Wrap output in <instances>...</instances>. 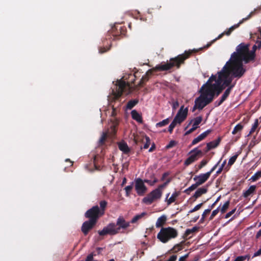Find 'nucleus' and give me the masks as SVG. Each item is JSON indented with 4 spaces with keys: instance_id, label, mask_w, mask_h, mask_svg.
I'll use <instances>...</instances> for the list:
<instances>
[{
    "instance_id": "nucleus-1",
    "label": "nucleus",
    "mask_w": 261,
    "mask_h": 261,
    "mask_svg": "<svg viewBox=\"0 0 261 261\" xmlns=\"http://www.w3.org/2000/svg\"><path fill=\"white\" fill-rule=\"evenodd\" d=\"M203 48H200L198 49H194L185 51L182 54L179 55L175 58L170 59V62L157 65L154 68L150 69L147 71L146 74L142 76L138 85L134 87L131 86L129 83H126L124 81H120L116 85V91H112V95L110 98L109 100L111 103L115 102L119 100L122 94L124 93L128 95L135 90L138 87H143L144 83L148 81L150 78V76L152 74L153 70L155 71H167L171 69L172 67L176 66L177 68L180 67L181 64L185 63V61L190 58L193 53H196L198 50H201Z\"/></svg>"
},
{
    "instance_id": "nucleus-2",
    "label": "nucleus",
    "mask_w": 261,
    "mask_h": 261,
    "mask_svg": "<svg viewBox=\"0 0 261 261\" xmlns=\"http://www.w3.org/2000/svg\"><path fill=\"white\" fill-rule=\"evenodd\" d=\"M126 33V28L122 26L120 24H115L111 29V31H108L106 35V38L102 40L103 46L99 47V53L100 54L104 53L110 49L111 45L108 47L105 43L106 41L109 40L111 42L112 36L114 37V39H117V37L119 36L125 35Z\"/></svg>"
},
{
    "instance_id": "nucleus-3",
    "label": "nucleus",
    "mask_w": 261,
    "mask_h": 261,
    "mask_svg": "<svg viewBox=\"0 0 261 261\" xmlns=\"http://www.w3.org/2000/svg\"><path fill=\"white\" fill-rule=\"evenodd\" d=\"M243 62L230 58L225 65L227 64L225 71L229 72V74L233 77L240 78L245 72V69L243 68Z\"/></svg>"
},
{
    "instance_id": "nucleus-4",
    "label": "nucleus",
    "mask_w": 261,
    "mask_h": 261,
    "mask_svg": "<svg viewBox=\"0 0 261 261\" xmlns=\"http://www.w3.org/2000/svg\"><path fill=\"white\" fill-rule=\"evenodd\" d=\"M249 45L241 43L237 46L236 51L233 53L230 58L236 60L244 61L247 63L250 62L249 60Z\"/></svg>"
},
{
    "instance_id": "nucleus-5",
    "label": "nucleus",
    "mask_w": 261,
    "mask_h": 261,
    "mask_svg": "<svg viewBox=\"0 0 261 261\" xmlns=\"http://www.w3.org/2000/svg\"><path fill=\"white\" fill-rule=\"evenodd\" d=\"M178 236L177 230L171 227H162L157 234V238L162 243H166L169 240L176 238Z\"/></svg>"
},
{
    "instance_id": "nucleus-6",
    "label": "nucleus",
    "mask_w": 261,
    "mask_h": 261,
    "mask_svg": "<svg viewBox=\"0 0 261 261\" xmlns=\"http://www.w3.org/2000/svg\"><path fill=\"white\" fill-rule=\"evenodd\" d=\"M210 91L201 90L200 88L199 90L200 95L195 100V103L197 106L198 109L199 110H202L204 107L213 101V96H210L211 91Z\"/></svg>"
},
{
    "instance_id": "nucleus-7",
    "label": "nucleus",
    "mask_w": 261,
    "mask_h": 261,
    "mask_svg": "<svg viewBox=\"0 0 261 261\" xmlns=\"http://www.w3.org/2000/svg\"><path fill=\"white\" fill-rule=\"evenodd\" d=\"M227 66V64L225 65L222 70L218 72V76L217 80L218 82H220L223 84V86H224L225 87H229L233 85L231 84V83L233 77L232 76H230L229 72L225 71Z\"/></svg>"
},
{
    "instance_id": "nucleus-8",
    "label": "nucleus",
    "mask_w": 261,
    "mask_h": 261,
    "mask_svg": "<svg viewBox=\"0 0 261 261\" xmlns=\"http://www.w3.org/2000/svg\"><path fill=\"white\" fill-rule=\"evenodd\" d=\"M103 216L98 205H95L89 209L85 214V217L89 220L96 223L99 218Z\"/></svg>"
},
{
    "instance_id": "nucleus-9",
    "label": "nucleus",
    "mask_w": 261,
    "mask_h": 261,
    "mask_svg": "<svg viewBox=\"0 0 261 261\" xmlns=\"http://www.w3.org/2000/svg\"><path fill=\"white\" fill-rule=\"evenodd\" d=\"M162 191L158 188L150 192L146 197L142 199V202L146 204L149 205L154 201L160 199L162 196Z\"/></svg>"
},
{
    "instance_id": "nucleus-10",
    "label": "nucleus",
    "mask_w": 261,
    "mask_h": 261,
    "mask_svg": "<svg viewBox=\"0 0 261 261\" xmlns=\"http://www.w3.org/2000/svg\"><path fill=\"white\" fill-rule=\"evenodd\" d=\"M190 155L185 160L184 165L189 166L193 162L197 161L199 156L202 155V152L201 150H198V148H195L189 152Z\"/></svg>"
},
{
    "instance_id": "nucleus-11",
    "label": "nucleus",
    "mask_w": 261,
    "mask_h": 261,
    "mask_svg": "<svg viewBox=\"0 0 261 261\" xmlns=\"http://www.w3.org/2000/svg\"><path fill=\"white\" fill-rule=\"evenodd\" d=\"M135 187L137 194L139 196L144 195L147 190V187L144 185V181L140 178H138L135 179Z\"/></svg>"
},
{
    "instance_id": "nucleus-12",
    "label": "nucleus",
    "mask_w": 261,
    "mask_h": 261,
    "mask_svg": "<svg viewBox=\"0 0 261 261\" xmlns=\"http://www.w3.org/2000/svg\"><path fill=\"white\" fill-rule=\"evenodd\" d=\"M116 225L115 223H110L107 227L103 228L102 230L98 231L100 236H103L106 234L114 235L118 233L119 229H115Z\"/></svg>"
},
{
    "instance_id": "nucleus-13",
    "label": "nucleus",
    "mask_w": 261,
    "mask_h": 261,
    "mask_svg": "<svg viewBox=\"0 0 261 261\" xmlns=\"http://www.w3.org/2000/svg\"><path fill=\"white\" fill-rule=\"evenodd\" d=\"M184 108V106H182L174 118L175 121H176L179 124L182 123L186 119L188 115V108Z\"/></svg>"
},
{
    "instance_id": "nucleus-14",
    "label": "nucleus",
    "mask_w": 261,
    "mask_h": 261,
    "mask_svg": "<svg viewBox=\"0 0 261 261\" xmlns=\"http://www.w3.org/2000/svg\"><path fill=\"white\" fill-rule=\"evenodd\" d=\"M212 86L213 87L211 88L212 92L210 96L211 97L212 95L213 96V100L215 96H219L222 91L226 88L224 86H223V84L220 82H218V80H217V83L214 84Z\"/></svg>"
},
{
    "instance_id": "nucleus-15",
    "label": "nucleus",
    "mask_w": 261,
    "mask_h": 261,
    "mask_svg": "<svg viewBox=\"0 0 261 261\" xmlns=\"http://www.w3.org/2000/svg\"><path fill=\"white\" fill-rule=\"evenodd\" d=\"M202 120V118L201 116L197 117L195 118L192 119L188 124L187 126L185 128V129H186L193 123L192 127L185 133V136L188 135L195 131L198 128V125L201 122Z\"/></svg>"
},
{
    "instance_id": "nucleus-16",
    "label": "nucleus",
    "mask_w": 261,
    "mask_h": 261,
    "mask_svg": "<svg viewBox=\"0 0 261 261\" xmlns=\"http://www.w3.org/2000/svg\"><path fill=\"white\" fill-rule=\"evenodd\" d=\"M96 223L92 221L88 220L84 222L82 226L81 230L85 236H86L89 231L91 230Z\"/></svg>"
},
{
    "instance_id": "nucleus-17",
    "label": "nucleus",
    "mask_w": 261,
    "mask_h": 261,
    "mask_svg": "<svg viewBox=\"0 0 261 261\" xmlns=\"http://www.w3.org/2000/svg\"><path fill=\"white\" fill-rule=\"evenodd\" d=\"M217 79L216 75L212 74L206 82V83L202 85L201 88V90H210V91H211L212 92V90H211V88L213 87L212 86L214 84L212 83L213 82H216V83H217Z\"/></svg>"
},
{
    "instance_id": "nucleus-18",
    "label": "nucleus",
    "mask_w": 261,
    "mask_h": 261,
    "mask_svg": "<svg viewBox=\"0 0 261 261\" xmlns=\"http://www.w3.org/2000/svg\"><path fill=\"white\" fill-rule=\"evenodd\" d=\"M208 173L200 174L199 175H196L193 179L195 183L198 186L204 184L209 178Z\"/></svg>"
},
{
    "instance_id": "nucleus-19",
    "label": "nucleus",
    "mask_w": 261,
    "mask_h": 261,
    "mask_svg": "<svg viewBox=\"0 0 261 261\" xmlns=\"http://www.w3.org/2000/svg\"><path fill=\"white\" fill-rule=\"evenodd\" d=\"M116 226L118 225V227L115 229H119L118 233L121 228L125 229L129 226V222H126L122 217H119L116 222Z\"/></svg>"
},
{
    "instance_id": "nucleus-20",
    "label": "nucleus",
    "mask_w": 261,
    "mask_h": 261,
    "mask_svg": "<svg viewBox=\"0 0 261 261\" xmlns=\"http://www.w3.org/2000/svg\"><path fill=\"white\" fill-rule=\"evenodd\" d=\"M251 14H250L249 15L247 16V17H246V18H244L242 19L241 20H240L239 23L231 26L228 30L224 31L223 32V33H224V35H226L227 36L230 35V34L231 33V32L233 30H234L238 28L240 25L241 24L243 23L245 21L249 19L251 17Z\"/></svg>"
},
{
    "instance_id": "nucleus-21",
    "label": "nucleus",
    "mask_w": 261,
    "mask_h": 261,
    "mask_svg": "<svg viewBox=\"0 0 261 261\" xmlns=\"http://www.w3.org/2000/svg\"><path fill=\"white\" fill-rule=\"evenodd\" d=\"M207 192V188L206 187H201L198 188L193 195V198H194V200H195L196 199L200 197L203 194L206 193Z\"/></svg>"
},
{
    "instance_id": "nucleus-22",
    "label": "nucleus",
    "mask_w": 261,
    "mask_h": 261,
    "mask_svg": "<svg viewBox=\"0 0 261 261\" xmlns=\"http://www.w3.org/2000/svg\"><path fill=\"white\" fill-rule=\"evenodd\" d=\"M118 145L119 149L124 153L127 154L130 152V149L129 148L127 143L125 142H120Z\"/></svg>"
},
{
    "instance_id": "nucleus-23",
    "label": "nucleus",
    "mask_w": 261,
    "mask_h": 261,
    "mask_svg": "<svg viewBox=\"0 0 261 261\" xmlns=\"http://www.w3.org/2000/svg\"><path fill=\"white\" fill-rule=\"evenodd\" d=\"M132 118L139 123H142L143 120L141 115L138 112L134 110L131 112Z\"/></svg>"
},
{
    "instance_id": "nucleus-24",
    "label": "nucleus",
    "mask_w": 261,
    "mask_h": 261,
    "mask_svg": "<svg viewBox=\"0 0 261 261\" xmlns=\"http://www.w3.org/2000/svg\"><path fill=\"white\" fill-rule=\"evenodd\" d=\"M167 217L165 215L160 217L156 222L155 226L157 228L162 227L166 222Z\"/></svg>"
},
{
    "instance_id": "nucleus-25",
    "label": "nucleus",
    "mask_w": 261,
    "mask_h": 261,
    "mask_svg": "<svg viewBox=\"0 0 261 261\" xmlns=\"http://www.w3.org/2000/svg\"><path fill=\"white\" fill-rule=\"evenodd\" d=\"M221 138H218L217 140L211 141L209 143H207V146H208V149H212L217 147L221 142Z\"/></svg>"
},
{
    "instance_id": "nucleus-26",
    "label": "nucleus",
    "mask_w": 261,
    "mask_h": 261,
    "mask_svg": "<svg viewBox=\"0 0 261 261\" xmlns=\"http://www.w3.org/2000/svg\"><path fill=\"white\" fill-rule=\"evenodd\" d=\"M234 86V85H232V86L228 87L226 90L224 91V93L221 96V98L223 99L224 101L228 98L229 96L233 87Z\"/></svg>"
},
{
    "instance_id": "nucleus-27",
    "label": "nucleus",
    "mask_w": 261,
    "mask_h": 261,
    "mask_svg": "<svg viewBox=\"0 0 261 261\" xmlns=\"http://www.w3.org/2000/svg\"><path fill=\"white\" fill-rule=\"evenodd\" d=\"M179 192H174L167 201L168 205H170L172 203L175 202L176 198L179 195Z\"/></svg>"
},
{
    "instance_id": "nucleus-28",
    "label": "nucleus",
    "mask_w": 261,
    "mask_h": 261,
    "mask_svg": "<svg viewBox=\"0 0 261 261\" xmlns=\"http://www.w3.org/2000/svg\"><path fill=\"white\" fill-rule=\"evenodd\" d=\"M139 102V100L137 99H133L129 100L127 105H126V109L128 110H131Z\"/></svg>"
},
{
    "instance_id": "nucleus-29",
    "label": "nucleus",
    "mask_w": 261,
    "mask_h": 261,
    "mask_svg": "<svg viewBox=\"0 0 261 261\" xmlns=\"http://www.w3.org/2000/svg\"><path fill=\"white\" fill-rule=\"evenodd\" d=\"M256 189L255 186H251L249 188L243 193L244 197H247L253 193Z\"/></svg>"
},
{
    "instance_id": "nucleus-30",
    "label": "nucleus",
    "mask_w": 261,
    "mask_h": 261,
    "mask_svg": "<svg viewBox=\"0 0 261 261\" xmlns=\"http://www.w3.org/2000/svg\"><path fill=\"white\" fill-rule=\"evenodd\" d=\"M184 241H182L179 244H177L172 248L171 251L174 253H176L182 249V244L184 243Z\"/></svg>"
},
{
    "instance_id": "nucleus-31",
    "label": "nucleus",
    "mask_w": 261,
    "mask_h": 261,
    "mask_svg": "<svg viewBox=\"0 0 261 261\" xmlns=\"http://www.w3.org/2000/svg\"><path fill=\"white\" fill-rule=\"evenodd\" d=\"M108 202L106 200H101L99 202L100 211L102 215L105 214L106 208L107 206Z\"/></svg>"
},
{
    "instance_id": "nucleus-32",
    "label": "nucleus",
    "mask_w": 261,
    "mask_h": 261,
    "mask_svg": "<svg viewBox=\"0 0 261 261\" xmlns=\"http://www.w3.org/2000/svg\"><path fill=\"white\" fill-rule=\"evenodd\" d=\"M259 125V122L258 119H255L253 124L252 126V127L249 132L248 136H250L258 128Z\"/></svg>"
},
{
    "instance_id": "nucleus-33",
    "label": "nucleus",
    "mask_w": 261,
    "mask_h": 261,
    "mask_svg": "<svg viewBox=\"0 0 261 261\" xmlns=\"http://www.w3.org/2000/svg\"><path fill=\"white\" fill-rule=\"evenodd\" d=\"M257 46L255 45H254L252 47V50L251 51L249 50V60L250 61H252L254 59L255 57V50L257 49Z\"/></svg>"
},
{
    "instance_id": "nucleus-34",
    "label": "nucleus",
    "mask_w": 261,
    "mask_h": 261,
    "mask_svg": "<svg viewBox=\"0 0 261 261\" xmlns=\"http://www.w3.org/2000/svg\"><path fill=\"white\" fill-rule=\"evenodd\" d=\"M146 215V213L143 212L140 214H138L136 215L131 220L132 223H135L137 222L138 220H140L142 218H143L144 216Z\"/></svg>"
},
{
    "instance_id": "nucleus-35",
    "label": "nucleus",
    "mask_w": 261,
    "mask_h": 261,
    "mask_svg": "<svg viewBox=\"0 0 261 261\" xmlns=\"http://www.w3.org/2000/svg\"><path fill=\"white\" fill-rule=\"evenodd\" d=\"M107 136H108V134L107 132L102 133V134L98 141L99 145H102L105 144V142L107 138Z\"/></svg>"
},
{
    "instance_id": "nucleus-36",
    "label": "nucleus",
    "mask_w": 261,
    "mask_h": 261,
    "mask_svg": "<svg viewBox=\"0 0 261 261\" xmlns=\"http://www.w3.org/2000/svg\"><path fill=\"white\" fill-rule=\"evenodd\" d=\"M229 204L230 201L229 200H227L224 203L222 207L220 209L219 208V211H220L222 214H224L226 212L229 206Z\"/></svg>"
},
{
    "instance_id": "nucleus-37",
    "label": "nucleus",
    "mask_w": 261,
    "mask_h": 261,
    "mask_svg": "<svg viewBox=\"0 0 261 261\" xmlns=\"http://www.w3.org/2000/svg\"><path fill=\"white\" fill-rule=\"evenodd\" d=\"M244 126L241 123L238 124L233 128V130L232 132V134L233 135L236 134L238 132L241 131Z\"/></svg>"
},
{
    "instance_id": "nucleus-38",
    "label": "nucleus",
    "mask_w": 261,
    "mask_h": 261,
    "mask_svg": "<svg viewBox=\"0 0 261 261\" xmlns=\"http://www.w3.org/2000/svg\"><path fill=\"white\" fill-rule=\"evenodd\" d=\"M169 121H170L169 118L165 119L162 120V121H160V122L157 123L156 124V126L157 127H161L166 126L169 123Z\"/></svg>"
},
{
    "instance_id": "nucleus-39",
    "label": "nucleus",
    "mask_w": 261,
    "mask_h": 261,
    "mask_svg": "<svg viewBox=\"0 0 261 261\" xmlns=\"http://www.w3.org/2000/svg\"><path fill=\"white\" fill-rule=\"evenodd\" d=\"M198 230V228L196 226L193 227L192 229H187L184 234L185 237H188L190 234Z\"/></svg>"
},
{
    "instance_id": "nucleus-40",
    "label": "nucleus",
    "mask_w": 261,
    "mask_h": 261,
    "mask_svg": "<svg viewBox=\"0 0 261 261\" xmlns=\"http://www.w3.org/2000/svg\"><path fill=\"white\" fill-rule=\"evenodd\" d=\"M261 177V170L256 172L250 178L252 181H255Z\"/></svg>"
},
{
    "instance_id": "nucleus-41",
    "label": "nucleus",
    "mask_w": 261,
    "mask_h": 261,
    "mask_svg": "<svg viewBox=\"0 0 261 261\" xmlns=\"http://www.w3.org/2000/svg\"><path fill=\"white\" fill-rule=\"evenodd\" d=\"M171 181V179L168 178L167 180L162 185H159L158 187V188L161 191L163 192V190L166 187V186L169 184V183Z\"/></svg>"
},
{
    "instance_id": "nucleus-42",
    "label": "nucleus",
    "mask_w": 261,
    "mask_h": 261,
    "mask_svg": "<svg viewBox=\"0 0 261 261\" xmlns=\"http://www.w3.org/2000/svg\"><path fill=\"white\" fill-rule=\"evenodd\" d=\"M177 123H178L176 121H175L174 119H173V121L171 123V124L169 125L168 127V131L171 134L173 132V130L174 128L176 125Z\"/></svg>"
},
{
    "instance_id": "nucleus-43",
    "label": "nucleus",
    "mask_w": 261,
    "mask_h": 261,
    "mask_svg": "<svg viewBox=\"0 0 261 261\" xmlns=\"http://www.w3.org/2000/svg\"><path fill=\"white\" fill-rule=\"evenodd\" d=\"M207 162L208 161L204 159L202 160L199 165L198 166L197 169L196 170V172H198L199 170L201 169L202 168L205 166L207 164Z\"/></svg>"
},
{
    "instance_id": "nucleus-44",
    "label": "nucleus",
    "mask_w": 261,
    "mask_h": 261,
    "mask_svg": "<svg viewBox=\"0 0 261 261\" xmlns=\"http://www.w3.org/2000/svg\"><path fill=\"white\" fill-rule=\"evenodd\" d=\"M145 139L146 142L144 144L143 146L142 147V148L147 149L150 144V140L149 137L147 136H145Z\"/></svg>"
},
{
    "instance_id": "nucleus-45",
    "label": "nucleus",
    "mask_w": 261,
    "mask_h": 261,
    "mask_svg": "<svg viewBox=\"0 0 261 261\" xmlns=\"http://www.w3.org/2000/svg\"><path fill=\"white\" fill-rule=\"evenodd\" d=\"M237 158H238V154H236V155L231 156L228 161V165L230 166L232 165L236 162Z\"/></svg>"
},
{
    "instance_id": "nucleus-46",
    "label": "nucleus",
    "mask_w": 261,
    "mask_h": 261,
    "mask_svg": "<svg viewBox=\"0 0 261 261\" xmlns=\"http://www.w3.org/2000/svg\"><path fill=\"white\" fill-rule=\"evenodd\" d=\"M205 202V201H204V202H202V203H200L198 204H197V205H196L193 209H192L191 210H190L189 213H193L194 212H196L198 210H199L201 207V206L203 205V203Z\"/></svg>"
},
{
    "instance_id": "nucleus-47",
    "label": "nucleus",
    "mask_w": 261,
    "mask_h": 261,
    "mask_svg": "<svg viewBox=\"0 0 261 261\" xmlns=\"http://www.w3.org/2000/svg\"><path fill=\"white\" fill-rule=\"evenodd\" d=\"M211 211V208H208L207 210H205L203 212V214L202 215V217H201V219L200 220V222L201 223H202L204 221L206 215L207 214H208V213H210Z\"/></svg>"
},
{
    "instance_id": "nucleus-48",
    "label": "nucleus",
    "mask_w": 261,
    "mask_h": 261,
    "mask_svg": "<svg viewBox=\"0 0 261 261\" xmlns=\"http://www.w3.org/2000/svg\"><path fill=\"white\" fill-rule=\"evenodd\" d=\"M133 185H134V183L132 182L131 183V185H129V186H126L125 188V192H126V194L127 196H128L129 194V193L130 192L132 191V190L133 189Z\"/></svg>"
},
{
    "instance_id": "nucleus-49",
    "label": "nucleus",
    "mask_w": 261,
    "mask_h": 261,
    "mask_svg": "<svg viewBox=\"0 0 261 261\" xmlns=\"http://www.w3.org/2000/svg\"><path fill=\"white\" fill-rule=\"evenodd\" d=\"M211 132V129H208L205 132L200 134L199 137L200 138L201 140H203Z\"/></svg>"
},
{
    "instance_id": "nucleus-50",
    "label": "nucleus",
    "mask_w": 261,
    "mask_h": 261,
    "mask_svg": "<svg viewBox=\"0 0 261 261\" xmlns=\"http://www.w3.org/2000/svg\"><path fill=\"white\" fill-rule=\"evenodd\" d=\"M177 142L175 141L171 140L169 142V144L166 146L167 149L171 148L176 145Z\"/></svg>"
},
{
    "instance_id": "nucleus-51",
    "label": "nucleus",
    "mask_w": 261,
    "mask_h": 261,
    "mask_svg": "<svg viewBox=\"0 0 261 261\" xmlns=\"http://www.w3.org/2000/svg\"><path fill=\"white\" fill-rule=\"evenodd\" d=\"M219 211V207H218L217 209L214 210L210 217V220H212L218 213Z\"/></svg>"
},
{
    "instance_id": "nucleus-52",
    "label": "nucleus",
    "mask_w": 261,
    "mask_h": 261,
    "mask_svg": "<svg viewBox=\"0 0 261 261\" xmlns=\"http://www.w3.org/2000/svg\"><path fill=\"white\" fill-rule=\"evenodd\" d=\"M95 255L93 253L89 254L86 257L85 261H96L94 259L93 256Z\"/></svg>"
},
{
    "instance_id": "nucleus-53",
    "label": "nucleus",
    "mask_w": 261,
    "mask_h": 261,
    "mask_svg": "<svg viewBox=\"0 0 261 261\" xmlns=\"http://www.w3.org/2000/svg\"><path fill=\"white\" fill-rule=\"evenodd\" d=\"M202 141L201 139H200V138L199 137V136L195 138L192 142L191 143V146H193V145H194L195 144H196L197 143H198V142H199L200 141Z\"/></svg>"
},
{
    "instance_id": "nucleus-54",
    "label": "nucleus",
    "mask_w": 261,
    "mask_h": 261,
    "mask_svg": "<svg viewBox=\"0 0 261 261\" xmlns=\"http://www.w3.org/2000/svg\"><path fill=\"white\" fill-rule=\"evenodd\" d=\"M236 211V208H234L229 213H227L225 216V218H229L232 214H233L235 213Z\"/></svg>"
},
{
    "instance_id": "nucleus-55",
    "label": "nucleus",
    "mask_w": 261,
    "mask_h": 261,
    "mask_svg": "<svg viewBox=\"0 0 261 261\" xmlns=\"http://www.w3.org/2000/svg\"><path fill=\"white\" fill-rule=\"evenodd\" d=\"M224 101V100L222 99L221 98H220V99L219 100H217L215 102V107H219L221 105H222V103Z\"/></svg>"
},
{
    "instance_id": "nucleus-56",
    "label": "nucleus",
    "mask_w": 261,
    "mask_h": 261,
    "mask_svg": "<svg viewBox=\"0 0 261 261\" xmlns=\"http://www.w3.org/2000/svg\"><path fill=\"white\" fill-rule=\"evenodd\" d=\"M246 258L245 256H238L234 261H244Z\"/></svg>"
},
{
    "instance_id": "nucleus-57",
    "label": "nucleus",
    "mask_w": 261,
    "mask_h": 261,
    "mask_svg": "<svg viewBox=\"0 0 261 261\" xmlns=\"http://www.w3.org/2000/svg\"><path fill=\"white\" fill-rule=\"evenodd\" d=\"M220 163V161L218 162L217 164H216L211 169V170L206 173H208L209 177L210 176L211 173L216 169L217 166L218 165L219 163Z\"/></svg>"
},
{
    "instance_id": "nucleus-58",
    "label": "nucleus",
    "mask_w": 261,
    "mask_h": 261,
    "mask_svg": "<svg viewBox=\"0 0 261 261\" xmlns=\"http://www.w3.org/2000/svg\"><path fill=\"white\" fill-rule=\"evenodd\" d=\"M220 163V161L218 162L217 164H216L211 169V170L206 173H208L209 177L210 176L211 173L216 169L217 166L218 165L219 163Z\"/></svg>"
},
{
    "instance_id": "nucleus-59",
    "label": "nucleus",
    "mask_w": 261,
    "mask_h": 261,
    "mask_svg": "<svg viewBox=\"0 0 261 261\" xmlns=\"http://www.w3.org/2000/svg\"><path fill=\"white\" fill-rule=\"evenodd\" d=\"M198 187H199L196 183L192 185L190 187H189V190L191 191H193L195 190Z\"/></svg>"
},
{
    "instance_id": "nucleus-60",
    "label": "nucleus",
    "mask_w": 261,
    "mask_h": 261,
    "mask_svg": "<svg viewBox=\"0 0 261 261\" xmlns=\"http://www.w3.org/2000/svg\"><path fill=\"white\" fill-rule=\"evenodd\" d=\"M179 106V102L178 101H176L172 103V109L173 110H176Z\"/></svg>"
},
{
    "instance_id": "nucleus-61",
    "label": "nucleus",
    "mask_w": 261,
    "mask_h": 261,
    "mask_svg": "<svg viewBox=\"0 0 261 261\" xmlns=\"http://www.w3.org/2000/svg\"><path fill=\"white\" fill-rule=\"evenodd\" d=\"M221 198V197L219 196L217 198V199H216V200L214 202V203H213L210 206V208H211L213 209L215 205L216 204V203L219 201V200Z\"/></svg>"
},
{
    "instance_id": "nucleus-62",
    "label": "nucleus",
    "mask_w": 261,
    "mask_h": 261,
    "mask_svg": "<svg viewBox=\"0 0 261 261\" xmlns=\"http://www.w3.org/2000/svg\"><path fill=\"white\" fill-rule=\"evenodd\" d=\"M117 114L116 112V108L114 107V106H112V116L115 117Z\"/></svg>"
},
{
    "instance_id": "nucleus-63",
    "label": "nucleus",
    "mask_w": 261,
    "mask_h": 261,
    "mask_svg": "<svg viewBox=\"0 0 261 261\" xmlns=\"http://www.w3.org/2000/svg\"><path fill=\"white\" fill-rule=\"evenodd\" d=\"M261 255V248L256 252H255L253 255V257H255Z\"/></svg>"
},
{
    "instance_id": "nucleus-64",
    "label": "nucleus",
    "mask_w": 261,
    "mask_h": 261,
    "mask_svg": "<svg viewBox=\"0 0 261 261\" xmlns=\"http://www.w3.org/2000/svg\"><path fill=\"white\" fill-rule=\"evenodd\" d=\"M169 175V173L168 172L164 173L162 175L161 180L162 181H164L165 179V178L166 177H167Z\"/></svg>"
}]
</instances>
